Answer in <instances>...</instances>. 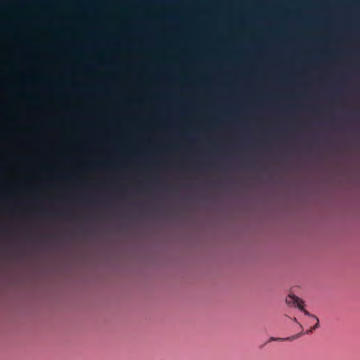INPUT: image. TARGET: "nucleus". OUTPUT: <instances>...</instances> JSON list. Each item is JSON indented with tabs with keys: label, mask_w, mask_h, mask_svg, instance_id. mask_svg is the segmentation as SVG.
<instances>
[{
	"label": "nucleus",
	"mask_w": 360,
	"mask_h": 360,
	"mask_svg": "<svg viewBox=\"0 0 360 360\" xmlns=\"http://www.w3.org/2000/svg\"><path fill=\"white\" fill-rule=\"evenodd\" d=\"M301 335H302V333H299V334H297L295 335L287 338H271L270 341H276V340H295V339L298 338Z\"/></svg>",
	"instance_id": "nucleus-2"
},
{
	"label": "nucleus",
	"mask_w": 360,
	"mask_h": 360,
	"mask_svg": "<svg viewBox=\"0 0 360 360\" xmlns=\"http://www.w3.org/2000/svg\"><path fill=\"white\" fill-rule=\"evenodd\" d=\"M314 322V321L311 318V323Z\"/></svg>",
	"instance_id": "nucleus-4"
},
{
	"label": "nucleus",
	"mask_w": 360,
	"mask_h": 360,
	"mask_svg": "<svg viewBox=\"0 0 360 360\" xmlns=\"http://www.w3.org/2000/svg\"><path fill=\"white\" fill-rule=\"evenodd\" d=\"M62 177L64 179H70V176H68V175H66V174H64L62 176Z\"/></svg>",
	"instance_id": "nucleus-3"
},
{
	"label": "nucleus",
	"mask_w": 360,
	"mask_h": 360,
	"mask_svg": "<svg viewBox=\"0 0 360 360\" xmlns=\"http://www.w3.org/2000/svg\"><path fill=\"white\" fill-rule=\"evenodd\" d=\"M285 302L288 305L298 307L301 311H302L304 313L305 315L309 316L314 321V322H315L314 326L313 327H311L309 330H307L306 331L307 334L312 333V331L314 330L319 328V319L316 316L311 314L308 311H307L304 309V302L302 301V300H301L300 298H299L298 297H297L295 295H290L286 297Z\"/></svg>",
	"instance_id": "nucleus-1"
}]
</instances>
